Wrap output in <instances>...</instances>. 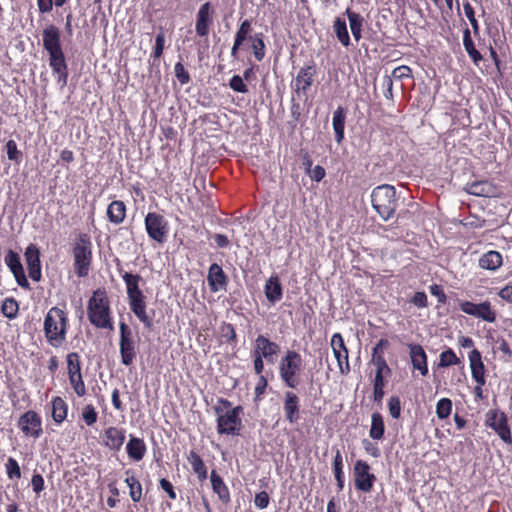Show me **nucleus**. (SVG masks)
I'll use <instances>...</instances> for the list:
<instances>
[{"instance_id": "603ef678", "label": "nucleus", "mask_w": 512, "mask_h": 512, "mask_svg": "<svg viewBox=\"0 0 512 512\" xmlns=\"http://www.w3.org/2000/svg\"><path fill=\"white\" fill-rule=\"evenodd\" d=\"M373 363L376 366L375 374H380L381 376L390 374L391 370L383 355H374Z\"/></svg>"}, {"instance_id": "1a4fd4ad", "label": "nucleus", "mask_w": 512, "mask_h": 512, "mask_svg": "<svg viewBox=\"0 0 512 512\" xmlns=\"http://www.w3.org/2000/svg\"><path fill=\"white\" fill-rule=\"evenodd\" d=\"M145 228L148 236L162 244L167 240L169 225L164 216L149 212L145 217Z\"/></svg>"}, {"instance_id": "09e8293b", "label": "nucleus", "mask_w": 512, "mask_h": 512, "mask_svg": "<svg viewBox=\"0 0 512 512\" xmlns=\"http://www.w3.org/2000/svg\"><path fill=\"white\" fill-rule=\"evenodd\" d=\"M1 311L4 316L9 319H12L16 316L18 312V304L13 298H7L4 300Z\"/></svg>"}, {"instance_id": "052dcab7", "label": "nucleus", "mask_w": 512, "mask_h": 512, "mask_svg": "<svg viewBox=\"0 0 512 512\" xmlns=\"http://www.w3.org/2000/svg\"><path fill=\"white\" fill-rule=\"evenodd\" d=\"M229 86L232 90L239 93L248 92L247 85L243 82V79L239 75H234L230 79Z\"/></svg>"}, {"instance_id": "a211bd4d", "label": "nucleus", "mask_w": 512, "mask_h": 512, "mask_svg": "<svg viewBox=\"0 0 512 512\" xmlns=\"http://www.w3.org/2000/svg\"><path fill=\"white\" fill-rule=\"evenodd\" d=\"M469 363L471 369V375L473 380L476 382L477 390H481V388L485 385V366L482 361V356L479 350L473 349L469 355Z\"/></svg>"}, {"instance_id": "a19ab883", "label": "nucleus", "mask_w": 512, "mask_h": 512, "mask_svg": "<svg viewBox=\"0 0 512 512\" xmlns=\"http://www.w3.org/2000/svg\"><path fill=\"white\" fill-rule=\"evenodd\" d=\"M463 45L469 57L473 60V62L476 65H478L479 62L482 60V55L475 48L469 29H465L463 33Z\"/></svg>"}, {"instance_id": "9d476101", "label": "nucleus", "mask_w": 512, "mask_h": 512, "mask_svg": "<svg viewBox=\"0 0 512 512\" xmlns=\"http://www.w3.org/2000/svg\"><path fill=\"white\" fill-rule=\"evenodd\" d=\"M120 328V355L121 362L125 366H130L136 358V345L132 336V331L127 324L121 322Z\"/></svg>"}, {"instance_id": "20e7f679", "label": "nucleus", "mask_w": 512, "mask_h": 512, "mask_svg": "<svg viewBox=\"0 0 512 512\" xmlns=\"http://www.w3.org/2000/svg\"><path fill=\"white\" fill-rule=\"evenodd\" d=\"M371 203L381 219L388 221L394 216L398 207L395 187L389 184L375 187L371 192Z\"/></svg>"}, {"instance_id": "e433bc0d", "label": "nucleus", "mask_w": 512, "mask_h": 512, "mask_svg": "<svg viewBox=\"0 0 512 512\" xmlns=\"http://www.w3.org/2000/svg\"><path fill=\"white\" fill-rule=\"evenodd\" d=\"M67 411V404L61 397L52 400V418L56 423L61 424L66 419Z\"/></svg>"}, {"instance_id": "864d4df0", "label": "nucleus", "mask_w": 512, "mask_h": 512, "mask_svg": "<svg viewBox=\"0 0 512 512\" xmlns=\"http://www.w3.org/2000/svg\"><path fill=\"white\" fill-rule=\"evenodd\" d=\"M164 45H165V32H164L163 28H160V30L155 38V47L153 50L154 58L161 57L163 50H164Z\"/></svg>"}, {"instance_id": "ea45409f", "label": "nucleus", "mask_w": 512, "mask_h": 512, "mask_svg": "<svg viewBox=\"0 0 512 512\" xmlns=\"http://www.w3.org/2000/svg\"><path fill=\"white\" fill-rule=\"evenodd\" d=\"M343 456L339 450H337L333 460V472L339 491L344 488V471H343Z\"/></svg>"}, {"instance_id": "c85d7f7f", "label": "nucleus", "mask_w": 512, "mask_h": 512, "mask_svg": "<svg viewBox=\"0 0 512 512\" xmlns=\"http://www.w3.org/2000/svg\"><path fill=\"white\" fill-rule=\"evenodd\" d=\"M265 296L267 300L274 304L282 298V286L278 276H271L265 284Z\"/></svg>"}, {"instance_id": "412c9836", "label": "nucleus", "mask_w": 512, "mask_h": 512, "mask_svg": "<svg viewBox=\"0 0 512 512\" xmlns=\"http://www.w3.org/2000/svg\"><path fill=\"white\" fill-rule=\"evenodd\" d=\"M464 190L478 197H497L499 195L498 187L488 180L467 183Z\"/></svg>"}, {"instance_id": "c9c22d12", "label": "nucleus", "mask_w": 512, "mask_h": 512, "mask_svg": "<svg viewBox=\"0 0 512 512\" xmlns=\"http://www.w3.org/2000/svg\"><path fill=\"white\" fill-rule=\"evenodd\" d=\"M187 459L199 480H205L207 478V468L201 457L195 451H190Z\"/></svg>"}, {"instance_id": "0eeeda50", "label": "nucleus", "mask_w": 512, "mask_h": 512, "mask_svg": "<svg viewBox=\"0 0 512 512\" xmlns=\"http://www.w3.org/2000/svg\"><path fill=\"white\" fill-rule=\"evenodd\" d=\"M74 269L79 277L88 275L92 260V243L86 234L80 235L73 248Z\"/></svg>"}, {"instance_id": "cd10ccee", "label": "nucleus", "mask_w": 512, "mask_h": 512, "mask_svg": "<svg viewBox=\"0 0 512 512\" xmlns=\"http://www.w3.org/2000/svg\"><path fill=\"white\" fill-rule=\"evenodd\" d=\"M4 261L19 284H21V280L26 282L24 269L20 262V257L16 252L9 250L5 255Z\"/></svg>"}, {"instance_id": "69168bd1", "label": "nucleus", "mask_w": 512, "mask_h": 512, "mask_svg": "<svg viewBox=\"0 0 512 512\" xmlns=\"http://www.w3.org/2000/svg\"><path fill=\"white\" fill-rule=\"evenodd\" d=\"M309 175L312 180L320 182L325 177V169L320 165H316L314 168L309 169Z\"/></svg>"}, {"instance_id": "4c0bfd02", "label": "nucleus", "mask_w": 512, "mask_h": 512, "mask_svg": "<svg viewBox=\"0 0 512 512\" xmlns=\"http://www.w3.org/2000/svg\"><path fill=\"white\" fill-rule=\"evenodd\" d=\"M333 30L339 42L343 46L348 47L350 45V36L348 33L346 21L337 17L333 23Z\"/></svg>"}, {"instance_id": "5fc2aeb1", "label": "nucleus", "mask_w": 512, "mask_h": 512, "mask_svg": "<svg viewBox=\"0 0 512 512\" xmlns=\"http://www.w3.org/2000/svg\"><path fill=\"white\" fill-rule=\"evenodd\" d=\"M98 414L92 405H87L83 408L82 419L84 422L91 426L97 421Z\"/></svg>"}, {"instance_id": "f3484780", "label": "nucleus", "mask_w": 512, "mask_h": 512, "mask_svg": "<svg viewBox=\"0 0 512 512\" xmlns=\"http://www.w3.org/2000/svg\"><path fill=\"white\" fill-rule=\"evenodd\" d=\"M213 24V9L210 2L203 3L197 14L195 31L198 36L206 37L209 34L210 26Z\"/></svg>"}, {"instance_id": "7ed1b4c3", "label": "nucleus", "mask_w": 512, "mask_h": 512, "mask_svg": "<svg viewBox=\"0 0 512 512\" xmlns=\"http://www.w3.org/2000/svg\"><path fill=\"white\" fill-rule=\"evenodd\" d=\"M217 414V432L226 435H239L242 421V407H233L232 403L226 399H220L218 405L215 406Z\"/></svg>"}, {"instance_id": "58836bf2", "label": "nucleus", "mask_w": 512, "mask_h": 512, "mask_svg": "<svg viewBox=\"0 0 512 512\" xmlns=\"http://www.w3.org/2000/svg\"><path fill=\"white\" fill-rule=\"evenodd\" d=\"M129 474L130 471H126L125 483L129 487V495L133 502H139L142 498V485L134 475Z\"/></svg>"}, {"instance_id": "72a5a7b5", "label": "nucleus", "mask_w": 512, "mask_h": 512, "mask_svg": "<svg viewBox=\"0 0 512 512\" xmlns=\"http://www.w3.org/2000/svg\"><path fill=\"white\" fill-rule=\"evenodd\" d=\"M346 15L349 20L352 35L355 41L358 42L362 37V27L364 19L360 14L351 11L349 8L346 10Z\"/></svg>"}, {"instance_id": "e2e57ef3", "label": "nucleus", "mask_w": 512, "mask_h": 512, "mask_svg": "<svg viewBox=\"0 0 512 512\" xmlns=\"http://www.w3.org/2000/svg\"><path fill=\"white\" fill-rule=\"evenodd\" d=\"M33 491L37 494L44 490V479L40 474H34L31 479Z\"/></svg>"}, {"instance_id": "ddd939ff", "label": "nucleus", "mask_w": 512, "mask_h": 512, "mask_svg": "<svg viewBox=\"0 0 512 512\" xmlns=\"http://www.w3.org/2000/svg\"><path fill=\"white\" fill-rule=\"evenodd\" d=\"M354 482L357 490L370 492L373 488L376 477L370 472V466L363 460H357L353 469Z\"/></svg>"}, {"instance_id": "f704fd0d", "label": "nucleus", "mask_w": 512, "mask_h": 512, "mask_svg": "<svg viewBox=\"0 0 512 512\" xmlns=\"http://www.w3.org/2000/svg\"><path fill=\"white\" fill-rule=\"evenodd\" d=\"M385 432V425L383 417L380 413L374 412L371 416V428L369 436L374 440H380L383 438Z\"/></svg>"}, {"instance_id": "39448f33", "label": "nucleus", "mask_w": 512, "mask_h": 512, "mask_svg": "<svg viewBox=\"0 0 512 512\" xmlns=\"http://www.w3.org/2000/svg\"><path fill=\"white\" fill-rule=\"evenodd\" d=\"M67 323L66 314L62 309L52 307L47 312L44 319V332L52 346L59 347L66 340Z\"/></svg>"}, {"instance_id": "bb28decb", "label": "nucleus", "mask_w": 512, "mask_h": 512, "mask_svg": "<svg viewBox=\"0 0 512 512\" xmlns=\"http://www.w3.org/2000/svg\"><path fill=\"white\" fill-rule=\"evenodd\" d=\"M410 357L414 369L419 370L423 376L427 375V355L422 346L417 344L410 345Z\"/></svg>"}, {"instance_id": "4d7b16f0", "label": "nucleus", "mask_w": 512, "mask_h": 512, "mask_svg": "<svg viewBox=\"0 0 512 512\" xmlns=\"http://www.w3.org/2000/svg\"><path fill=\"white\" fill-rule=\"evenodd\" d=\"M463 9H464V13H465L466 17L468 18V20L472 26L474 33H478L479 25H478V21L475 18V12H474L473 7L471 6V4L469 2H466L463 4Z\"/></svg>"}, {"instance_id": "aec40b11", "label": "nucleus", "mask_w": 512, "mask_h": 512, "mask_svg": "<svg viewBox=\"0 0 512 512\" xmlns=\"http://www.w3.org/2000/svg\"><path fill=\"white\" fill-rule=\"evenodd\" d=\"M49 65L53 74L57 75V82L61 87H65L68 81V67L66 64L64 52L49 54Z\"/></svg>"}, {"instance_id": "423d86ee", "label": "nucleus", "mask_w": 512, "mask_h": 512, "mask_svg": "<svg viewBox=\"0 0 512 512\" xmlns=\"http://www.w3.org/2000/svg\"><path fill=\"white\" fill-rule=\"evenodd\" d=\"M303 359L301 355L288 350L279 362V374L284 384L289 388H296L301 382Z\"/></svg>"}, {"instance_id": "6e6d98bb", "label": "nucleus", "mask_w": 512, "mask_h": 512, "mask_svg": "<svg viewBox=\"0 0 512 512\" xmlns=\"http://www.w3.org/2000/svg\"><path fill=\"white\" fill-rule=\"evenodd\" d=\"M251 32V22L249 20H244L236 32L235 40H237V43H243L246 39L248 34Z\"/></svg>"}, {"instance_id": "4468645a", "label": "nucleus", "mask_w": 512, "mask_h": 512, "mask_svg": "<svg viewBox=\"0 0 512 512\" xmlns=\"http://www.w3.org/2000/svg\"><path fill=\"white\" fill-rule=\"evenodd\" d=\"M331 348L337 360L340 373L346 375L350 372L348 349L340 333H334L331 337Z\"/></svg>"}, {"instance_id": "f8f14e48", "label": "nucleus", "mask_w": 512, "mask_h": 512, "mask_svg": "<svg viewBox=\"0 0 512 512\" xmlns=\"http://www.w3.org/2000/svg\"><path fill=\"white\" fill-rule=\"evenodd\" d=\"M18 427L26 437L39 438L42 433V419L38 413L29 410L18 419Z\"/></svg>"}, {"instance_id": "393cba45", "label": "nucleus", "mask_w": 512, "mask_h": 512, "mask_svg": "<svg viewBox=\"0 0 512 512\" xmlns=\"http://www.w3.org/2000/svg\"><path fill=\"white\" fill-rule=\"evenodd\" d=\"M284 413L286 419L291 423L294 424L299 419V398L298 396L288 391L285 393V401H284Z\"/></svg>"}, {"instance_id": "c756f323", "label": "nucleus", "mask_w": 512, "mask_h": 512, "mask_svg": "<svg viewBox=\"0 0 512 512\" xmlns=\"http://www.w3.org/2000/svg\"><path fill=\"white\" fill-rule=\"evenodd\" d=\"M107 217L115 225L121 224L126 217V205L123 201H112L107 208Z\"/></svg>"}, {"instance_id": "774afa93", "label": "nucleus", "mask_w": 512, "mask_h": 512, "mask_svg": "<svg viewBox=\"0 0 512 512\" xmlns=\"http://www.w3.org/2000/svg\"><path fill=\"white\" fill-rule=\"evenodd\" d=\"M497 294L503 301L512 304V285L504 286Z\"/></svg>"}, {"instance_id": "0e129e2a", "label": "nucleus", "mask_w": 512, "mask_h": 512, "mask_svg": "<svg viewBox=\"0 0 512 512\" xmlns=\"http://www.w3.org/2000/svg\"><path fill=\"white\" fill-rule=\"evenodd\" d=\"M411 302L418 308H424L427 306V295L424 292H416L411 299Z\"/></svg>"}, {"instance_id": "dca6fc26", "label": "nucleus", "mask_w": 512, "mask_h": 512, "mask_svg": "<svg viewBox=\"0 0 512 512\" xmlns=\"http://www.w3.org/2000/svg\"><path fill=\"white\" fill-rule=\"evenodd\" d=\"M316 70L314 66H306L300 68L298 74L292 84V88L298 97L307 96V91L313 84Z\"/></svg>"}, {"instance_id": "de8ad7c7", "label": "nucleus", "mask_w": 512, "mask_h": 512, "mask_svg": "<svg viewBox=\"0 0 512 512\" xmlns=\"http://www.w3.org/2000/svg\"><path fill=\"white\" fill-rule=\"evenodd\" d=\"M5 469H6L7 477L10 480H13V479H17L18 480V479L21 478L20 466H19L18 462L14 458L9 457L7 459V462L5 463Z\"/></svg>"}, {"instance_id": "8fccbe9b", "label": "nucleus", "mask_w": 512, "mask_h": 512, "mask_svg": "<svg viewBox=\"0 0 512 512\" xmlns=\"http://www.w3.org/2000/svg\"><path fill=\"white\" fill-rule=\"evenodd\" d=\"M7 157L15 163H20L22 159V152L18 149L14 140H8L6 143Z\"/></svg>"}, {"instance_id": "6ab92c4d", "label": "nucleus", "mask_w": 512, "mask_h": 512, "mask_svg": "<svg viewBox=\"0 0 512 512\" xmlns=\"http://www.w3.org/2000/svg\"><path fill=\"white\" fill-rule=\"evenodd\" d=\"M43 47L48 54L62 52L61 33L55 25H48L42 33Z\"/></svg>"}, {"instance_id": "f257e3e1", "label": "nucleus", "mask_w": 512, "mask_h": 512, "mask_svg": "<svg viewBox=\"0 0 512 512\" xmlns=\"http://www.w3.org/2000/svg\"><path fill=\"white\" fill-rule=\"evenodd\" d=\"M87 317L91 325L98 329L113 330L110 300L104 289L93 291L87 301Z\"/></svg>"}, {"instance_id": "9b49d317", "label": "nucleus", "mask_w": 512, "mask_h": 512, "mask_svg": "<svg viewBox=\"0 0 512 512\" xmlns=\"http://www.w3.org/2000/svg\"><path fill=\"white\" fill-rule=\"evenodd\" d=\"M459 308L463 313L488 323L495 322L497 318L496 311L492 308L489 301H484L479 304L470 301H460Z\"/></svg>"}, {"instance_id": "a18cd8bd", "label": "nucleus", "mask_w": 512, "mask_h": 512, "mask_svg": "<svg viewBox=\"0 0 512 512\" xmlns=\"http://www.w3.org/2000/svg\"><path fill=\"white\" fill-rule=\"evenodd\" d=\"M67 360V373L79 374L81 373L80 356L76 352H71L66 357Z\"/></svg>"}, {"instance_id": "6e6552de", "label": "nucleus", "mask_w": 512, "mask_h": 512, "mask_svg": "<svg viewBox=\"0 0 512 512\" xmlns=\"http://www.w3.org/2000/svg\"><path fill=\"white\" fill-rule=\"evenodd\" d=\"M486 426L490 427L500 437V439L508 444H512L511 429L508 425V419L504 412L491 409L486 413Z\"/></svg>"}, {"instance_id": "a878e982", "label": "nucleus", "mask_w": 512, "mask_h": 512, "mask_svg": "<svg viewBox=\"0 0 512 512\" xmlns=\"http://www.w3.org/2000/svg\"><path fill=\"white\" fill-rule=\"evenodd\" d=\"M126 451L131 460L139 462L144 458L147 447L143 439L130 435Z\"/></svg>"}, {"instance_id": "4be33fe9", "label": "nucleus", "mask_w": 512, "mask_h": 512, "mask_svg": "<svg viewBox=\"0 0 512 512\" xmlns=\"http://www.w3.org/2000/svg\"><path fill=\"white\" fill-rule=\"evenodd\" d=\"M25 259L30 278L34 281H39L41 278V263L39 249L35 245L30 244L26 248Z\"/></svg>"}, {"instance_id": "37998d69", "label": "nucleus", "mask_w": 512, "mask_h": 512, "mask_svg": "<svg viewBox=\"0 0 512 512\" xmlns=\"http://www.w3.org/2000/svg\"><path fill=\"white\" fill-rule=\"evenodd\" d=\"M384 376L380 374H375L373 381V399L375 402L380 403L384 397V387H385Z\"/></svg>"}, {"instance_id": "7c9ffc66", "label": "nucleus", "mask_w": 512, "mask_h": 512, "mask_svg": "<svg viewBox=\"0 0 512 512\" xmlns=\"http://www.w3.org/2000/svg\"><path fill=\"white\" fill-rule=\"evenodd\" d=\"M210 481L214 493L218 495L222 503L227 504L230 501L229 489L221 476H219L215 470L211 472Z\"/></svg>"}, {"instance_id": "3c124183", "label": "nucleus", "mask_w": 512, "mask_h": 512, "mask_svg": "<svg viewBox=\"0 0 512 512\" xmlns=\"http://www.w3.org/2000/svg\"><path fill=\"white\" fill-rule=\"evenodd\" d=\"M253 54L258 61H261L265 56V44L262 34L256 35L252 44Z\"/></svg>"}, {"instance_id": "f03ea898", "label": "nucleus", "mask_w": 512, "mask_h": 512, "mask_svg": "<svg viewBox=\"0 0 512 512\" xmlns=\"http://www.w3.org/2000/svg\"><path fill=\"white\" fill-rule=\"evenodd\" d=\"M122 278L126 285L131 311L145 325V327L150 328L152 326V319L146 312L145 296L139 288L141 276L125 272L122 275Z\"/></svg>"}, {"instance_id": "bf43d9fd", "label": "nucleus", "mask_w": 512, "mask_h": 512, "mask_svg": "<svg viewBox=\"0 0 512 512\" xmlns=\"http://www.w3.org/2000/svg\"><path fill=\"white\" fill-rule=\"evenodd\" d=\"M390 77L397 79V80L408 79V78L412 77V71H411L410 67L402 65V66L396 67L392 71V75Z\"/></svg>"}, {"instance_id": "b1692460", "label": "nucleus", "mask_w": 512, "mask_h": 512, "mask_svg": "<svg viewBox=\"0 0 512 512\" xmlns=\"http://www.w3.org/2000/svg\"><path fill=\"white\" fill-rule=\"evenodd\" d=\"M207 281L212 292H218L226 289L227 276L222 267L217 263H213L209 267Z\"/></svg>"}, {"instance_id": "680f3d73", "label": "nucleus", "mask_w": 512, "mask_h": 512, "mask_svg": "<svg viewBox=\"0 0 512 512\" xmlns=\"http://www.w3.org/2000/svg\"><path fill=\"white\" fill-rule=\"evenodd\" d=\"M269 495L266 491H261L255 495L254 504L259 509H265L269 505Z\"/></svg>"}, {"instance_id": "338daca9", "label": "nucleus", "mask_w": 512, "mask_h": 512, "mask_svg": "<svg viewBox=\"0 0 512 512\" xmlns=\"http://www.w3.org/2000/svg\"><path fill=\"white\" fill-rule=\"evenodd\" d=\"M430 293L433 296H436L438 299V302L441 304H444L447 300V297H446L442 287L439 285L434 284V285L430 286Z\"/></svg>"}, {"instance_id": "2f4dec72", "label": "nucleus", "mask_w": 512, "mask_h": 512, "mask_svg": "<svg viewBox=\"0 0 512 512\" xmlns=\"http://www.w3.org/2000/svg\"><path fill=\"white\" fill-rule=\"evenodd\" d=\"M502 265V255L498 251H488L479 259V266L483 269L495 271Z\"/></svg>"}, {"instance_id": "2eb2a0df", "label": "nucleus", "mask_w": 512, "mask_h": 512, "mask_svg": "<svg viewBox=\"0 0 512 512\" xmlns=\"http://www.w3.org/2000/svg\"><path fill=\"white\" fill-rule=\"evenodd\" d=\"M279 352L280 347L277 343L270 341L263 335H259L255 340L252 355H257L273 364L276 361Z\"/></svg>"}, {"instance_id": "5701e85b", "label": "nucleus", "mask_w": 512, "mask_h": 512, "mask_svg": "<svg viewBox=\"0 0 512 512\" xmlns=\"http://www.w3.org/2000/svg\"><path fill=\"white\" fill-rule=\"evenodd\" d=\"M126 439V431L118 427H109L104 432L103 444L112 451H120Z\"/></svg>"}, {"instance_id": "473e14b6", "label": "nucleus", "mask_w": 512, "mask_h": 512, "mask_svg": "<svg viewBox=\"0 0 512 512\" xmlns=\"http://www.w3.org/2000/svg\"><path fill=\"white\" fill-rule=\"evenodd\" d=\"M346 113L345 110L339 106L333 114L332 125L335 132V139L338 143H341L344 139V128H345Z\"/></svg>"}, {"instance_id": "49530a36", "label": "nucleus", "mask_w": 512, "mask_h": 512, "mask_svg": "<svg viewBox=\"0 0 512 512\" xmlns=\"http://www.w3.org/2000/svg\"><path fill=\"white\" fill-rule=\"evenodd\" d=\"M68 376L74 392L80 397L84 396L86 394V387L82 378V374H70Z\"/></svg>"}, {"instance_id": "79ce46f5", "label": "nucleus", "mask_w": 512, "mask_h": 512, "mask_svg": "<svg viewBox=\"0 0 512 512\" xmlns=\"http://www.w3.org/2000/svg\"><path fill=\"white\" fill-rule=\"evenodd\" d=\"M460 363V359L457 357L455 352L448 348L443 351L439 356V367H449L452 365H458Z\"/></svg>"}, {"instance_id": "c03bdc74", "label": "nucleus", "mask_w": 512, "mask_h": 512, "mask_svg": "<svg viewBox=\"0 0 512 512\" xmlns=\"http://www.w3.org/2000/svg\"><path fill=\"white\" fill-rule=\"evenodd\" d=\"M452 411V401L449 398H441L436 404V414L439 419H446Z\"/></svg>"}, {"instance_id": "13d9d810", "label": "nucleus", "mask_w": 512, "mask_h": 512, "mask_svg": "<svg viewBox=\"0 0 512 512\" xmlns=\"http://www.w3.org/2000/svg\"><path fill=\"white\" fill-rule=\"evenodd\" d=\"M389 413L394 419H398L401 413V402L397 396H392L388 402Z\"/></svg>"}]
</instances>
